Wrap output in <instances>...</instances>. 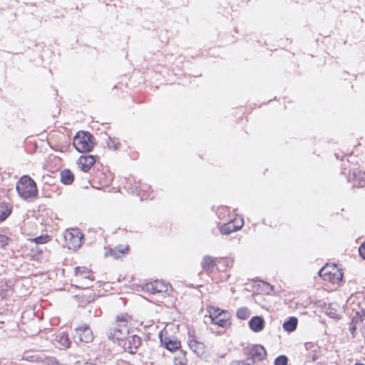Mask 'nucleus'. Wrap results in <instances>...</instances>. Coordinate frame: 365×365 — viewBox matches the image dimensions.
<instances>
[{"mask_svg": "<svg viewBox=\"0 0 365 365\" xmlns=\"http://www.w3.org/2000/svg\"><path fill=\"white\" fill-rule=\"evenodd\" d=\"M128 316L118 315L113 326L110 329L108 338L118 341H123L129 334Z\"/></svg>", "mask_w": 365, "mask_h": 365, "instance_id": "obj_1", "label": "nucleus"}, {"mask_svg": "<svg viewBox=\"0 0 365 365\" xmlns=\"http://www.w3.org/2000/svg\"><path fill=\"white\" fill-rule=\"evenodd\" d=\"M16 190L19 196L25 200L34 199L38 195L36 182L27 175L21 178L16 184Z\"/></svg>", "mask_w": 365, "mask_h": 365, "instance_id": "obj_2", "label": "nucleus"}, {"mask_svg": "<svg viewBox=\"0 0 365 365\" xmlns=\"http://www.w3.org/2000/svg\"><path fill=\"white\" fill-rule=\"evenodd\" d=\"M93 136L88 132H78L73 140V145L79 153L90 152L94 147Z\"/></svg>", "mask_w": 365, "mask_h": 365, "instance_id": "obj_3", "label": "nucleus"}, {"mask_svg": "<svg viewBox=\"0 0 365 365\" xmlns=\"http://www.w3.org/2000/svg\"><path fill=\"white\" fill-rule=\"evenodd\" d=\"M75 281L78 283L77 287L86 289L92 286L94 277L91 269L86 267H77L75 271Z\"/></svg>", "mask_w": 365, "mask_h": 365, "instance_id": "obj_4", "label": "nucleus"}, {"mask_svg": "<svg viewBox=\"0 0 365 365\" xmlns=\"http://www.w3.org/2000/svg\"><path fill=\"white\" fill-rule=\"evenodd\" d=\"M64 239L68 249L76 250L82 245L83 235L78 229L68 230L65 232Z\"/></svg>", "mask_w": 365, "mask_h": 365, "instance_id": "obj_5", "label": "nucleus"}, {"mask_svg": "<svg viewBox=\"0 0 365 365\" xmlns=\"http://www.w3.org/2000/svg\"><path fill=\"white\" fill-rule=\"evenodd\" d=\"M319 276L324 280L337 284L342 280L343 274L336 267H324L319 272Z\"/></svg>", "mask_w": 365, "mask_h": 365, "instance_id": "obj_6", "label": "nucleus"}, {"mask_svg": "<svg viewBox=\"0 0 365 365\" xmlns=\"http://www.w3.org/2000/svg\"><path fill=\"white\" fill-rule=\"evenodd\" d=\"M122 342L121 345L125 351L130 354H135L141 344V339L136 335L127 336Z\"/></svg>", "mask_w": 365, "mask_h": 365, "instance_id": "obj_7", "label": "nucleus"}, {"mask_svg": "<svg viewBox=\"0 0 365 365\" xmlns=\"http://www.w3.org/2000/svg\"><path fill=\"white\" fill-rule=\"evenodd\" d=\"M348 180L353 182L354 187H363L365 184V173L359 168L350 170Z\"/></svg>", "mask_w": 365, "mask_h": 365, "instance_id": "obj_8", "label": "nucleus"}, {"mask_svg": "<svg viewBox=\"0 0 365 365\" xmlns=\"http://www.w3.org/2000/svg\"><path fill=\"white\" fill-rule=\"evenodd\" d=\"M76 331L81 341L88 343L93 339V332L88 327H80L76 329Z\"/></svg>", "mask_w": 365, "mask_h": 365, "instance_id": "obj_9", "label": "nucleus"}, {"mask_svg": "<svg viewBox=\"0 0 365 365\" xmlns=\"http://www.w3.org/2000/svg\"><path fill=\"white\" fill-rule=\"evenodd\" d=\"M95 163L96 158L93 155H82L78 158V167L83 172H88Z\"/></svg>", "mask_w": 365, "mask_h": 365, "instance_id": "obj_10", "label": "nucleus"}, {"mask_svg": "<svg viewBox=\"0 0 365 365\" xmlns=\"http://www.w3.org/2000/svg\"><path fill=\"white\" fill-rule=\"evenodd\" d=\"M250 354L253 360L262 361L264 359L267 353L264 346L261 345H255L251 349Z\"/></svg>", "mask_w": 365, "mask_h": 365, "instance_id": "obj_11", "label": "nucleus"}, {"mask_svg": "<svg viewBox=\"0 0 365 365\" xmlns=\"http://www.w3.org/2000/svg\"><path fill=\"white\" fill-rule=\"evenodd\" d=\"M160 341L163 344H164L165 347L170 351H175L180 347V342L175 338H163V336L160 335Z\"/></svg>", "mask_w": 365, "mask_h": 365, "instance_id": "obj_12", "label": "nucleus"}, {"mask_svg": "<svg viewBox=\"0 0 365 365\" xmlns=\"http://www.w3.org/2000/svg\"><path fill=\"white\" fill-rule=\"evenodd\" d=\"M242 225L243 220H241L240 224L238 225H235L233 222H230L228 223L224 224L220 227V230L222 235H228L241 229Z\"/></svg>", "mask_w": 365, "mask_h": 365, "instance_id": "obj_13", "label": "nucleus"}, {"mask_svg": "<svg viewBox=\"0 0 365 365\" xmlns=\"http://www.w3.org/2000/svg\"><path fill=\"white\" fill-rule=\"evenodd\" d=\"M364 320V315L360 314L359 312H356L355 315L353 317L352 320L349 324V329L351 331L352 336H355V331L359 327Z\"/></svg>", "mask_w": 365, "mask_h": 365, "instance_id": "obj_14", "label": "nucleus"}, {"mask_svg": "<svg viewBox=\"0 0 365 365\" xmlns=\"http://www.w3.org/2000/svg\"><path fill=\"white\" fill-rule=\"evenodd\" d=\"M264 321L261 317H254L249 322L250 328L255 332H259L264 328Z\"/></svg>", "mask_w": 365, "mask_h": 365, "instance_id": "obj_15", "label": "nucleus"}, {"mask_svg": "<svg viewBox=\"0 0 365 365\" xmlns=\"http://www.w3.org/2000/svg\"><path fill=\"white\" fill-rule=\"evenodd\" d=\"M129 247L128 245H119L114 249H111L109 251L105 252V257L111 256L114 259H118L121 254L125 253L128 250Z\"/></svg>", "mask_w": 365, "mask_h": 365, "instance_id": "obj_16", "label": "nucleus"}, {"mask_svg": "<svg viewBox=\"0 0 365 365\" xmlns=\"http://www.w3.org/2000/svg\"><path fill=\"white\" fill-rule=\"evenodd\" d=\"M201 266L207 272H213L216 267L215 258L205 256L202 261Z\"/></svg>", "mask_w": 365, "mask_h": 365, "instance_id": "obj_17", "label": "nucleus"}, {"mask_svg": "<svg viewBox=\"0 0 365 365\" xmlns=\"http://www.w3.org/2000/svg\"><path fill=\"white\" fill-rule=\"evenodd\" d=\"M190 349L197 356H200L204 352V345L202 343H200L195 340V339H191L188 341Z\"/></svg>", "mask_w": 365, "mask_h": 365, "instance_id": "obj_18", "label": "nucleus"}, {"mask_svg": "<svg viewBox=\"0 0 365 365\" xmlns=\"http://www.w3.org/2000/svg\"><path fill=\"white\" fill-rule=\"evenodd\" d=\"M11 212V208L0 197V221L6 220Z\"/></svg>", "mask_w": 365, "mask_h": 365, "instance_id": "obj_19", "label": "nucleus"}, {"mask_svg": "<svg viewBox=\"0 0 365 365\" xmlns=\"http://www.w3.org/2000/svg\"><path fill=\"white\" fill-rule=\"evenodd\" d=\"M230 318V314L227 312L224 311L221 312V314L218 316L216 319L212 321V324H217L220 327H225L228 324V321Z\"/></svg>", "mask_w": 365, "mask_h": 365, "instance_id": "obj_20", "label": "nucleus"}, {"mask_svg": "<svg viewBox=\"0 0 365 365\" xmlns=\"http://www.w3.org/2000/svg\"><path fill=\"white\" fill-rule=\"evenodd\" d=\"M74 180V175L68 169H65L61 172V180L65 185H71Z\"/></svg>", "mask_w": 365, "mask_h": 365, "instance_id": "obj_21", "label": "nucleus"}, {"mask_svg": "<svg viewBox=\"0 0 365 365\" xmlns=\"http://www.w3.org/2000/svg\"><path fill=\"white\" fill-rule=\"evenodd\" d=\"M298 320L296 317H292L283 323V328L288 332L294 331L297 328Z\"/></svg>", "mask_w": 365, "mask_h": 365, "instance_id": "obj_22", "label": "nucleus"}, {"mask_svg": "<svg viewBox=\"0 0 365 365\" xmlns=\"http://www.w3.org/2000/svg\"><path fill=\"white\" fill-rule=\"evenodd\" d=\"M55 340L58 344L62 346L63 348H68L71 344L68 336L64 333H61L56 335Z\"/></svg>", "mask_w": 365, "mask_h": 365, "instance_id": "obj_23", "label": "nucleus"}, {"mask_svg": "<svg viewBox=\"0 0 365 365\" xmlns=\"http://www.w3.org/2000/svg\"><path fill=\"white\" fill-rule=\"evenodd\" d=\"M207 312L209 314V317L212 322L218 317V316H220L221 312H223L224 310H221L220 309L214 307H208L207 308Z\"/></svg>", "mask_w": 365, "mask_h": 365, "instance_id": "obj_24", "label": "nucleus"}, {"mask_svg": "<svg viewBox=\"0 0 365 365\" xmlns=\"http://www.w3.org/2000/svg\"><path fill=\"white\" fill-rule=\"evenodd\" d=\"M251 314L250 309L247 307H241L237 311V316L240 319H247Z\"/></svg>", "mask_w": 365, "mask_h": 365, "instance_id": "obj_25", "label": "nucleus"}, {"mask_svg": "<svg viewBox=\"0 0 365 365\" xmlns=\"http://www.w3.org/2000/svg\"><path fill=\"white\" fill-rule=\"evenodd\" d=\"M155 282L158 294L165 293L168 291L169 286L167 284L158 280H155Z\"/></svg>", "mask_w": 365, "mask_h": 365, "instance_id": "obj_26", "label": "nucleus"}, {"mask_svg": "<svg viewBox=\"0 0 365 365\" xmlns=\"http://www.w3.org/2000/svg\"><path fill=\"white\" fill-rule=\"evenodd\" d=\"M50 240L49 236H40L34 239L29 240L31 243L34 242L35 245H43L48 242Z\"/></svg>", "mask_w": 365, "mask_h": 365, "instance_id": "obj_27", "label": "nucleus"}, {"mask_svg": "<svg viewBox=\"0 0 365 365\" xmlns=\"http://www.w3.org/2000/svg\"><path fill=\"white\" fill-rule=\"evenodd\" d=\"M156 282L155 281L146 283L143 287L147 292L150 294H158L157 288H156Z\"/></svg>", "mask_w": 365, "mask_h": 365, "instance_id": "obj_28", "label": "nucleus"}, {"mask_svg": "<svg viewBox=\"0 0 365 365\" xmlns=\"http://www.w3.org/2000/svg\"><path fill=\"white\" fill-rule=\"evenodd\" d=\"M187 364V359L184 353L180 354L178 357L175 358V365H185Z\"/></svg>", "mask_w": 365, "mask_h": 365, "instance_id": "obj_29", "label": "nucleus"}, {"mask_svg": "<svg viewBox=\"0 0 365 365\" xmlns=\"http://www.w3.org/2000/svg\"><path fill=\"white\" fill-rule=\"evenodd\" d=\"M288 359L286 356L281 355L274 360V365H287Z\"/></svg>", "mask_w": 365, "mask_h": 365, "instance_id": "obj_30", "label": "nucleus"}, {"mask_svg": "<svg viewBox=\"0 0 365 365\" xmlns=\"http://www.w3.org/2000/svg\"><path fill=\"white\" fill-rule=\"evenodd\" d=\"M119 142L115 139H112L109 138V140L108 142V146L110 149L116 150L118 148Z\"/></svg>", "mask_w": 365, "mask_h": 365, "instance_id": "obj_31", "label": "nucleus"}, {"mask_svg": "<svg viewBox=\"0 0 365 365\" xmlns=\"http://www.w3.org/2000/svg\"><path fill=\"white\" fill-rule=\"evenodd\" d=\"M9 238L6 235H0V245L1 247L8 244Z\"/></svg>", "mask_w": 365, "mask_h": 365, "instance_id": "obj_32", "label": "nucleus"}, {"mask_svg": "<svg viewBox=\"0 0 365 365\" xmlns=\"http://www.w3.org/2000/svg\"><path fill=\"white\" fill-rule=\"evenodd\" d=\"M359 252L361 257L365 259V242L359 247Z\"/></svg>", "mask_w": 365, "mask_h": 365, "instance_id": "obj_33", "label": "nucleus"}, {"mask_svg": "<svg viewBox=\"0 0 365 365\" xmlns=\"http://www.w3.org/2000/svg\"><path fill=\"white\" fill-rule=\"evenodd\" d=\"M230 365H250V364L244 361H234L230 364Z\"/></svg>", "mask_w": 365, "mask_h": 365, "instance_id": "obj_34", "label": "nucleus"}, {"mask_svg": "<svg viewBox=\"0 0 365 365\" xmlns=\"http://www.w3.org/2000/svg\"><path fill=\"white\" fill-rule=\"evenodd\" d=\"M31 250L36 252V254H41L42 252V249L41 247H38V245H36V247H32Z\"/></svg>", "mask_w": 365, "mask_h": 365, "instance_id": "obj_35", "label": "nucleus"}, {"mask_svg": "<svg viewBox=\"0 0 365 365\" xmlns=\"http://www.w3.org/2000/svg\"><path fill=\"white\" fill-rule=\"evenodd\" d=\"M45 360L46 361L47 364H48L50 361H51V359H49L48 358H45Z\"/></svg>", "mask_w": 365, "mask_h": 365, "instance_id": "obj_36", "label": "nucleus"}, {"mask_svg": "<svg viewBox=\"0 0 365 365\" xmlns=\"http://www.w3.org/2000/svg\"><path fill=\"white\" fill-rule=\"evenodd\" d=\"M38 359H41L42 361H43L42 357H38Z\"/></svg>", "mask_w": 365, "mask_h": 365, "instance_id": "obj_37", "label": "nucleus"}, {"mask_svg": "<svg viewBox=\"0 0 365 365\" xmlns=\"http://www.w3.org/2000/svg\"><path fill=\"white\" fill-rule=\"evenodd\" d=\"M355 365H364V364H356Z\"/></svg>", "mask_w": 365, "mask_h": 365, "instance_id": "obj_38", "label": "nucleus"}]
</instances>
